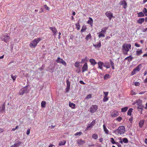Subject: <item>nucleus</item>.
I'll use <instances>...</instances> for the list:
<instances>
[{
  "mask_svg": "<svg viewBox=\"0 0 147 147\" xmlns=\"http://www.w3.org/2000/svg\"><path fill=\"white\" fill-rule=\"evenodd\" d=\"M131 45L130 44H123L122 46V50L123 53L127 55L128 52L131 49Z\"/></svg>",
  "mask_w": 147,
  "mask_h": 147,
  "instance_id": "obj_1",
  "label": "nucleus"
},
{
  "mask_svg": "<svg viewBox=\"0 0 147 147\" xmlns=\"http://www.w3.org/2000/svg\"><path fill=\"white\" fill-rule=\"evenodd\" d=\"M42 39L40 38L35 39L30 42L29 46L31 48H35L37 44Z\"/></svg>",
  "mask_w": 147,
  "mask_h": 147,
  "instance_id": "obj_2",
  "label": "nucleus"
},
{
  "mask_svg": "<svg viewBox=\"0 0 147 147\" xmlns=\"http://www.w3.org/2000/svg\"><path fill=\"white\" fill-rule=\"evenodd\" d=\"M142 100L140 99H138L136 101L137 106V109L139 111H141V112L144 107V106L142 104Z\"/></svg>",
  "mask_w": 147,
  "mask_h": 147,
  "instance_id": "obj_3",
  "label": "nucleus"
},
{
  "mask_svg": "<svg viewBox=\"0 0 147 147\" xmlns=\"http://www.w3.org/2000/svg\"><path fill=\"white\" fill-rule=\"evenodd\" d=\"M125 131V128L123 126H120L117 130L114 131L115 133L121 135L123 134Z\"/></svg>",
  "mask_w": 147,
  "mask_h": 147,
  "instance_id": "obj_4",
  "label": "nucleus"
},
{
  "mask_svg": "<svg viewBox=\"0 0 147 147\" xmlns=\"http://www.w3.org/2000/svg\"><path fill=\"white\" fill-rule=\"evenodd\" d=\"M98 109V106L96 105H92L90 109V111L92 113L95 112Z\"/></svg>",
  "mask_w": 147,
  "mask_h": 147,
  "instance_id": "obj_5",
  "label": "nucleus"
},
{
  "mask_svg": "<svg viewBox=\"0 0 147 147\" xmlns=\"http://www.w3.org/2000/svg\"><path fill=\"white\" fill-rule=\"evenodd\" d=\"M141 64L139 65L137 67L134 69L131 72V75L133 76L137 72H138L140 70V67Z\"/></svg>",
  "mask_w": 147,
  "mask_h": 147,
  "instance_id": "obj_6",
  "label": "nucleus"
},
{
  "mask_svg": "<svg viewBox=\"0 0 147 147\" xmlns=\"http://www.w3.org/2000/svg\"><path fill=\"white\" fill-rule=\"evenodd\" d=\"M2 40L6 42H8L10 39V37L6 35H3L1 37Z\"/></svg>",
  "mask_w": 147,
  "mask_h": 147,
  "instance_id": "obj_7",
  "label": "nucleus"
},
{
  "mask_svg": "<svg viewBox=\"0 0 147 147\" xmlns=\"http://www.w3.org/2000/svg\"><path fill=\"white\" fill-rule=\"evenodd\" d=\"M56 62L58 63H61L65 66H66V63L65 62L63 59L59 57L57 58L56 60Z\"/></svg>",
  "mask_w": 147,
  "mask_h": 147,
  "instance_id": "obj_8",
  "label": "nucleus"
},
{
  "mask_svg": "<svg viewBox=\"0 0 147 147\" xmlns=\"http://www.w3.org/2000/svg\"><path fill=\"white\" fill-rule=\"evenodd\" d=\"M119 113L117 111L113 110L111 113V115L113 117H115L119 115Z\"/></svg>",
  "mask_w": 147,
  "mask_h": 147,
  "instance_id": "obj_9",
  "label": "nucleus"
},
{
  "mask_svg": "<svg viewBox=\"0 0 147 147\" xmlns=\"http://www.w3.org/2000/svg\"><path fill=\"white\" fill-rule=\"evenodd\" d=\"M119 4L120 5H122L123 8L125 9L127 7V4L125 0H121Z\"/></svg>",
  "mask_w": 147,
  "mask_h": 147,
  "instance_id": "obj_10",
  "label": "nucleus"
},
{
  "mask_svg": "<svg viewBox=\"0 0 147 147\" xmlns=\"http://www.w3.org/2000/svg\"><path fill=\"white\" fill-rule=\"evenodd\" d=\"M105 14L110 20H111L112 18L113 17V14L110 11L106 12Z\"/></svg>",
  "mask_w": 147,
  "mask_h": 147,
  "instance_id": "obj_11",
  "label": "nucleus"
},
{
  "mask_svg": "<svg viewBox=\"0 0 147 147\" xmlns=\"http://www.w3.org/2000/svg\"><path fill=\"white\" fill-rule=\"evenodd\" d=\"M85 142V141L81 139H78L77 140V143L79 146H81L84 144Z\"/></svg>",
  "mask_w": 147,
  "mask_h": 147,
  "instance_id": "obj_12",
  "label": "nucleus"
},
{
  "mask_svg": "<svg viewBox=\"0 0 147 147\" xmlns=\"http://www.w3.org/2000/svg\"><path fill=\"white\" fill-rule=\"evenodd\" d=\"M27 88H24L21 89L19 92V94L20 95H23L25 93L27 92Z\"/></svg>",
  "mask_w": 147,
  "mask_h": 147,
  "instance_id": "obj_13",
  "label": "nucleus"
},
{
  "mask_svg": "<svg viewBox=\"0 0 147 147\" xmlns=\"http://www.w3.org/2000/svg\"><path fill=\"white\" fill-rule=\"evenodd\" d=\"M96 123V120H93L91 123L89 125L87 126L86 129V131L88 129L91 127L94 126L95 124Z\"/></svg>",
  "mask_w": 147,
  "mask_h": 147,
  "instance_id": "obj_14",
  "label": "nucleus"
},
{
  "mask_svg": "<svg viewBox=\"0 0 147 147\" xmlns=\"http://www.w3.org/2000/svg\"><path fill=\"white\" fill-rule=\"evenodd\" d=\"M88 67L87 63H86L84 64L82 69V71L84 72L88 69Z\"/></svg>",
  "mask_w": 147,
  "mask_h": 147,
  "instance_id": "obj_15",
  "label": "nucleus"
},
{
  "mask_svg": "<svg viewBox=\"0 0 147 147\" xmlns=\"http://www.w3.org/2000/svg\"><path fill=\"white\" fill-rule=\"evenodd\" d=\"M98 67L101 70L103 69L102 66H103L104 63L103 62L99 61L98 63Z\"/></svg>",
  "mask_w": 147,
  "mask_h": 147,
  "instance_id": "obj_16",
  "label": "nucleus"
},
{
  "mask_svg": "<svg viewBox=\"0 0 147 147\" xmlns=\"http://www.w3.org/2000/svg\"><path fill=\"white\" fill-rule=\"evenodd\" d=\"M87 23L90 24L91 26H92L93 20L91 18L89 17L88 18V21Z\"/></svg>",
  "mask_w": 147,
  "mask_h": 147,
  "instance_id": "obj_17",
  "label": "nucleus"
},
{
  "mask_svg": "<svg viewBox=\"0 0 147 147\" xmlns=\"http://www.w3.org/2000/svg\"><path fill=\"white\" fill-rule=\"evenodd\" d=\"M103 66L104 67H106L107 69H109L110 67V65L108 61L105 62L103 64Z\"/></svg>",
  "mask_w": 147,
  "mask_h": 147,
  "instance_id": "obj_18",
  "label": "nucleus"
},
{
  "mask_svg": "<svg viewBox=\"0 0 147 147\" xmlns=\"http://www.w3.org/2000/svg\"><path fill=\"white\" fill-rule=\"evenodd\" d=\"M66 83L67 84V86L66 87V91L68 92L70 87V83L68 80H67L66 81Z\"/></svg>",
  "mask_w": 147,
  "mask_h": 147,
  "instance_id": "obj_19",
  "label": "nucleus"
},
{
  "mask_svg": "<svg viewBox=\"0 0 147 147\" xmlns=\"http://www.w3.org/2000/svg\"><path fill=\"white\" fill-rule=\"evenodd\" d=\"M22 144V142L18 141L16 142L14 145L15 147H19Z\"/></svg>",
  "mask_w": 147,
  "mask_h": 147,
  "instance_id": "obj_20",
  "label": "nucleus"
},
{
  "mask_svg": "<svg viewBox=\"0 0 147 147\" xmlns=\"http://www.w3.org/2000/svg\"><path fill=\"white\" fill-rule=\"evenodd\" d=\"M50 29L53 32L54 35H56V33L57 32V30L55 27H50Z\"/></svg>",
  "mask_w": 147,
  "mask_h": 147,
  "instance_id": "obj_21",
  "label": "nucleus"
},
{
  "mask_svg": "<svg viewBox=\"0 0 147 147\" xmlns=\"http://www.w3.org/2000/svg\"><path fill=\"white\" fill-rule=\"evenodd\" d=\"M103 128L104 131L107 134H109V131L106 128V126L105 124H104L103 125Z\"/></svg>",
  "mask_w": 147,
  "mask_h": 147,
  "instance_id": "obj_22",
  "label": "nucleus"
},
{
  "mask_svg": "<svg viewBox=\"0 0 147 147\" xmlns=\"http://www.w3.org/2000/svg\"><path fill=\"white\" fill-rule=\"evenodd\" d=\"M144 19L143 18H140L137 20V23L138 24H141L144 21Z\"/></svg>",
  "mask_w": 147,
  "mask_h": 147,
  "instance_id": "obj_23",
  "label": "nucleus"
},
{
  "mask_svg": "<svg viewBox=\"0 0 147 147\" xmlns=\"http://www.w3.org/2000/svg\"><path fill=\"white\" fill-rule=\"evenodd\" d=\"M142 53V49H140L139 50H137L136 51V55L138 56Z\"/></svg>",
  "mask_w": 147,
  "mask_h": 147,
  "instance_id": "obj_24",
  "label": "nucleus"
},
{
  "mask_svg": "<svg viewBox=\"0 0 147 147\" xmlns=\"http://www.w3.org/2000/svg\"><path fill=\"white\" fill-rule=\"evenodd\" d=\"M76 106V105L73 103H71V102H69V106L71 107V108L73 109H74L75 108V106Z\"/></svg>",
  "mask_w": 147,
  "mask_h": 147,
  "instance_id": "obj_25",
  "label": "nucleus"
},
{
  "mask_svg": "<svg viewBox=\"0 0 147 147\" xmlns=\"http://www.w3.org/2000/svg\"><path fill=\"white\" fill-rule=\"evenodd\" d=\"M89 61L91 63L92 65H94L97 64V63L96 62L94 59H90Z\"/></svg>",
  "mask_w": 147,
  "mask_h": 147,
  "instance_id": "obj_26",
  "label": "nucleus"
},
{
  "mask_svg": "<svg viewBox=\"0 0 147 147\" xmlns=\"http://www.w3.org/2000/svg\"><path fill=\"white\" fill-rule=\"evenodd\" d=\"M144 121L145 120H142L140 121L139 123V125L140 127H142L144 124Z\"/></svg>",
  "mask_w": 147,
  "mask_h": 147,
  "instance_id": "obj_27",
  "label": "nucleus"
},
{
  "mask_svg": "<svg viewBox=\"0 0 147 147\" xmlns=\"http://www.w3.org/2000/svg\"><path fill=\"white\" fill-rule=\"evenodd\" d=\"M5 103H4L3 105H2L1 108V109H0V112H4L5 111Z\"/></svg>",
  "mask_w": 147,
  "mask_h": 147,
  "instance_id": "obj_28",
  "label": "nucleus"
},
{
  "mask_svg": "<svg viewBox=\"0 0 147 147\" xmlns=\"http://www.w3.org/2000/svg\"><path fill=\"white\" fill-rule=\"evenodd\" d=\"M133 59V57L131 56V55L125 58V60H128V61H130L132 60Z\"/></svg>",
  "mask_w": 147,
  "mask_h": 147,
  "instance_id": "obj_29",
  "label": "nucleus"
},
{
  "mask_svg": "<svg viewBox=\"0 0 147 147\" xmlns=\"http://www.w3.org/2000/svg\"><path fill=\"white\" fill-rule=\"evenodd\" d=\"M93 46H94L95 48H100L101 46V43L100 42H99L96 45L93 44Z\"/></svg>",
  "mask_w": 147,
  "mask_h": 147,
  "instance_id": "obj_30",
  "label": "nucleus"
},
{
  "mask_svg": "<svg viewBox=\"0 0 147 147\" xmlns=\"http://www.w3.org/2000/svg\"><path fill=\"white\" fill-rule=\"evenodd\" d=\"M132 109H129L127 112V115H128L131 116V113L132 111Z\"/></svg>",
  "mask_w": 147,
  "mask_h": 147,
  "instance_id": "obj_31",
  "label": "nucleus"
},
{
  "mask_svg": "<svg viewBox=\"0 0 147 147\" xmlns=\"http://www.w3.org/2000/svg\"><path fill=\"white\" fill-rule=\"evenodd\" d=\"M66 142L65 140H64L63 141H60L59 143V146L61 145H64L66 143Z\"/></svg>",
  "mask_w": 147,
  "mask_h": 147,
  "instance_id": "obj_32",
  "label": "nucleus"
},
{
  "mask_svg": "<svg viewBox=\"0 0 147 147\" xmlns=\"http://www.w3.org/2000/svg\"><path fill=\"white\" fill-rule=\"evenodd\" d=\"M107 29H108L107 27H105L102 28V29H101V31L100 32H102V33H105L106 32V30H107Z\"/></svg>",
  "mask_w": 147,
  "mask_h": 147,
  "instance_id": "obj_33",
  "label": "nucleus"
},
{
  "mask_svg": "<svg viewBox=\"0 0 147 147\" xmlns=\"http://www.w3.org/2000/svg\"><path fill=\"white\" fill-rule=\"evenodd\" d=\"M128 109L127 107H125L121 109V111L123 112H125Z\"/></svg>",
  "mask_w": 147,
  "mask_h": 147,
  "instance_id": "obj_34",
  "label": "nucleus"
},
{
  "mask_svg": "<svg viewBox=\"0 0 147 147\" xmlns=\"http://www.w3.org/2000/svg\"><path fill=\"white\" fill-rule=\"evenodd\" d=\"M92 138L96 140L97 139L98 136L96 134H94L92 135Z\"/></svg>",
  "mask_w": 147,
  "mask_h": 147,
  "instance_id": "obj_35",
  "label": "nucleus"
},
{
  "mask_svg": "<svg viewBox=\"0 0 147 147\" xmlns=\"http://www.w3.org/2000/svg\"><path fill=\"white\" fill-rule=\"evenodd\" d=\"M91 37H92V36L91 35V34H88V35H87L86 37V39L88 40L89 39H90V38H91Z\"/></svg>",
  "mask_w": 147,
  "mask_h": 147,
  "instance_id": "obj_36",
  "label": "nucleus"
},
{
  "mask_svg": "<svg viewBox=\"0 0 147 147\" xmlns=\"http://www.w3.org/2000/svg\"><path fill=\"white\" fill-rule=\"evenodd\" d=\"M138 17H143L144 16V14L142 12H140L138 13Z\"/></svg>",
  "mask_w": 147,
  "mask_h": 147,
  "instance_id": "obj_37",
  "label": "nucleus"
},
{
  "mask_svg": "<svg viewBox=\"0 0 147 147\" xmlns=\"http://www.w3.org/2000/svg\"><path fill=\"white\" fill-rule=\"evenodd\" d=\"M46 102L45 101H42L41 103V107L43 108H45V107Z\"/></svg>",
  "mask_w": 147,
  "mask_h": 147,
  "instance_id": "obj_38",
  "label": "nucleus"
},
{
  "mask_svg": "<svg viewBox=\"0 0 147 147\" xmlns=\"http://www.w3.org/2000/svg\"><path fill=\"white\" fill-rule=\"evenodd\" d=\"M86 26H82V28L81 30V32H82L86 30Z\"/></svg>",
  "mask_w": 147,
  "mask_h": 147,
  "instance_id": "obj_39",
  "label": "nucleus"
},
{
  "mask_svg": "<svg viewBox=\"0 0 147 147\" xmlns=\"http://www.w3.org/2000/svg\"><path fill=\"white\" fill-rule=\"evenodd\" d=\"M80 63L79 62H76L74 65L77 68L79 66Z\"/></svg>",
  "mask_w": 147,
  "mask_h": 147,
  "instance_id": "obj_40",
  "label": "nucleus"
},
{
  "mask_svg": "<svg viewBox=\"0 0 147 147\" xmlns=\"http://www.w3.org/2000/svg\"><path fill=\"white\" fill-rule=\"evenodd\" d=\"M123 142L125 143H127L128 142V140L127 138H123Z\"/></svg>",
  "mask_w": 147,
  "mask_h": 147,
  "instance_id": "obj_41",
  "label": "nucleus"
},
{
  "mask_svg": "<svg viewBox=\"0 0 147 147\" xmlns=\"http://www.w3.org/2000/svg\"><path fill=\"white\" fill-rule=\"evenodd\" d=\"M110 140H111V143L113 144H116V142L114 139L113 138H110Z\"/></svg>",
  "mask_w": 147,
  "mask_h": 147,
  "instance_id": "obj_42",
  "label": "nucleus"
},
{
  "mask_svg": "<svg viewBox=\"0 0 147 147\" xmlns=\"http://www.w3.org/2000/svg\"><path fill=\"white\" fill-rule=\"evenodd\" d=\"M76 28L78 30H79L80 29V26L79 24V22H78V23H77L76 24Z\"/></svg>",
  "mask_w": 147,
  "mask_h": 147,
  "instance_id": "obj_43",
  "label": "nucleus"
},
{
  "mask_svg": "<svg viewBox=\"0 0 147 147\" xmlns=\"http://www.w3.org/2000/svg\"><path fill=\"white\" fill-rule=\"evenodd\" d=\"M109 78V74H107L105 75L104 78L105 79H107Z\"/></svg>",
  "mask_w": 147,
  "mask_h": 147,
  "instance_id": "obj_44",
  "label": "nucleus"
},
{
  "mask_svg": "<svg viewBox=\"0 0 147 147\" xmlns=\"http://www.w3.org/2000/svg\"><path fill=\"white\" fill-rule=\"evenodd\" d=\"M108 99L109 98L107 97V96H106V97L105 96H104L103 99V100L104 102H106L108 100Z\"/></svg>",
  "mask_w": 147,
  "mask_h": 147,
  "instance_id": "obj_45",
  "label": "nucleus"
},
{
  "mask_svg": "<svg viewBox=\"0 0 147 147\" xmlns=\"http://www.w3.org/2000/svg\"><path fill=\"white\" fill-rule=\"evenodd\" d=\"M92 95L91 94H89L86 97L85 99H88L91 98L92 97Z\"/></svg>",
  "mask_w": 147,
  "mask_h": 147,
  "instance_id": "obj_46",
  "label": "nucleus"
},
{
  "mask_svg": "<svg viewBox=\"0 0 147 147\" xmlns=\"http://www.w3.org/2000/svg\"><path fill=\"white\" fill-rule=\"evenodd\" d=\"M11 78H12L13 81H14L16 78L17 76L15 75V76H13L12 75H11Z\"/></svg>",
  "mask_w": 147,
  "mask_h": 147,
  "instance_id": "obj_47",
  "label": "nucleus"
},
{
  "mask_svg": "<svg viewBox=\"0 0 147 147\" xmlns=\"http://www.w3.org/2000/svg\"><path fill=\"white\" fill-rule=\"evenodd\" d=\"M143 12L145 14L147 13V9L145 8H144L143 10Z\"/></svg>",
  "mask_w": 147,
  "mask_h": 147,
  "instance_id": "obj_48",
  "label": "nucleus"
},
{
  "mask_svg": "<svg viewBox=\"0 0 147 147\" xmlns=\"http://www.w3.org/2000/svg\"><path fill=\"white\" fill-rule=\"evenodd\" d=\"M44 8L47 10L49 11L50 8H49L46 5H45L44 6Z\"/></svg>",
  "mask_w": 147,
  "mask_h": 147,
  "instance_id": "obj_49",
  "label": "nucleus"
},
{
  "mask_svg": "<svg viewBox=\"0 0 147 147\" xmlns=\"http://www.w3.org/2000/svg\"><path fill=\"white\" fill-rule=\"evenodd\" d=\"M131 95H135L136 94V93L134 90H132L131 92Z\"/></svg>",
  "mask_w": 147,
  "mask_h": 147,
  "instance_id": "obj_50",
  "label": "nucleus"
},
{
  "mask_svg": "<svg viewBox=\"0 0 147 147\" xmlns=\"http://www.w3.org/2000/svg\"><path fill=\"white\" fill-rule=\"evenodd\" d=\"M82 134L81 132H77L75 134V136H77L78 135H80Z\"/></svg>",
  "mask_w": 147,
  "mask_h": 147,
  "instance_id": "obj_51",
  "label": "nucleus"
},
{
  "mask_svg": "<svg viewBox=\"0 0 147 147\" xmlns=\"http://www.w3.org/2000/svg\"><path fill=\"white\" fill-rule=\"evenodd\" d=\"M122 119V118L120 117H119L116 119V120L119 122H120Z\"/></svg>",
  "mask_w": 147,
  "mask_h": 147,
  "instance_id": "obj_52",
  "label": "nucleus"
},
{
  "mask_svg": "<svg viewBox=\"0 0 147 147\" xmlns=\"http://www.w3.org/2000/svg\"><path fill=\"white\" fill-rule=\"evenodd\" d=\"M105 35L104 34L102 33H100L98 35V37L99 38H100L101 37H105Z\"/></svg>",
  "mask_w": 147,
  "mask_h": 147,
  "instance_id": "obj_53",
  "label": "nucleus"
},
{
  "mask_svg": "<svg viewBox=\"0 0 147 147\" xmlns=\"http://www.w3.org/2000/svg\"><path fill=\"white\" fill-rule=\"evenodd\" d=\"M103 93L105 95L104 96H105V97L106 96H107L108 95V94L109 93V92H104Z\"/></svg>",
  "mask_w": 147,
  "mask_h": 147,
  "instance_id": "obj_54",
  "label": "nucleus"
},
{
  "mask_svg": "<svg viewBox=\"0 0 147 147\" xmlns=\"http://www.w3.org/2000/svg\"><path fill=\"white\" fill-rule=\"evenodd\" d=\"M118 139L119 140V142L122 144L123 143V140H122V138L121 137H120Z\"/></svg>",
  "mask_w": 147,
  "mask_h": 147,
  "instance_id": "obj_55",
  "label": "nucleus"
},
{
  "mask_svg": "<svg viewBox=\"0 0 147 147\" xmlns=\"http://www.w3.org/2000/svg\"><path fill=\"white\" fill-rule=\"evenodd\" d=\"M30 128H28V130H27V132H26V134L27 135H28L30 133Z\"/></svg>",
  "mask_w": 147,
  "mask_h": 147,
  "instance_id": "obj_56",
  "label": "nucleus"
},
{
  "mask_svg": "<svg viewBox=\"0 0 147 147\" xmlns=\"http://www.w3.org/2000/svg\"><path fill=\"white\" fill-rule=\"evenodd\" d=\"M134 85L136 86H139L140 85V83L139 82H135Z\"/></svg>",
  "mask_w": 147,
  "mask_h": 147,
  "instance_id": "obj_57",
  "label": "nucleus"
},
{
  "mask_svg": "<svg viewBox=\"0 0 147 147\" xmlns=\"http://www.w3.org/2000/svg\"><path fill=\"white\" fill-rule=\"evenodd\" d=\"M110 63L111 65V66H114V64L112 61L111 60H110Z\"/></svg>",
  "mask_w": 147,
  "mask_h": 147,
  "instance_id": "obj_58",
  "label": "nucleus"
},
{
  "mask_svg": "<svg viewBox=\"0 0 147 147\" xmlns=\"http://www.w3.org/2000/svg\"><path fill=\"white\" fill-rule=\"evenodd\" d=\"M135 45L137 47H140V45L136 43H135Z\"/></svg>",
  "mask_w": 147,
  "mask_h": 147,
  "instance_id": "obj_59",
  "label": "nucleus"
},
{
  "mask_svg": "<svg viewBox=\"0 0 147 147\" xmlns=\"http://www.w3.org/2000/svg\"><path fill=\"white\" fill-rule=\"evenodd\" d=\"M116 145H117V146L119 147H122L121 145V144H120L118 142H116Z\"/></svg>",
  "mask_w": 147,
  "mask_h": 147,
  "instance_id": "obj_60",
  "label": "nucleus"
},
{
  "mask_svg": "<svg viewBox=\"0 0 147 147\" xmlns=\"http://www.w3.org/2000/svg\"><path fill=\"white\" fill-rule=\"evenodd\" d=\"M81 84H84L85 83L82 80H80L79 82Z\"/></svg>",
  "mask_w": 147,
  "mask_h": 147,
  "instance_id": "obj_61",
  "label": "nucleus"
},
{
  "mask_svg": "<svg viewBox=\"0 0 147 147\" xmlns=\"http://www.w3.org/2000/svg\"><path fill=\"white\" fill-rule=\"evenodd\" d=\"M129 120L130 121V123H132V120H133V118H132V117L130 118L129 119Z\"/></svg>",
  "mask_w": 147,
  "mask_h": 147,
  "instance_id": "obj_62",
  "label": "nucleus"
},
{
  "mask_svg": "<svg viewBox=\"0 0 147 147\" xmlns=\"http://www.w3.org/2000/svg\"><path fill=\"white\" fill-rule=\"evenodd\" d=\"M147 74V71H145L144 72V76H146V74Z\"/></svg>",
  "mask_w": 147,
  "mask_h": 147,
  "instance_id": "obj_63",
  "label": "nucleus"
},
{
  "mask_svg": "<svg viewBox=\"0 0 147 147\" xmlns=\"http://www.w3.org/2000/svg\"><path fill=\"white\" fill-rule=\"evenodd\" d=\"M143 57H147V53H146V54H144L143 55Z\"/></svg>",
  "mask_w": 147,
  "mask_h": 147,
  "instance_id": "obj_64",
  "label": "nucleus"
}]
</instances>
